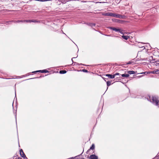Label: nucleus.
I'll use <instances>...</instances> for the list:
<instances>
[{
	"instance_id": "obj_4",
	"label": "nucleus",
	"mask_w": 159,
	"mask_h": 159,
	"mask_svg": "<svg viewBox=\"0 0 159 159\" xmlns=\"http://www.w3.org/2000/svg\"><path fill=\"white\" fill-rule=\"evenodd\" d=\"M20 156L23 158H27V157H26L25 154L23 152V150L22 149H20Z\"/></svg>"
},
{
	"instance_id": "obj_43",
	"label": "nucleus",
	"mask_w": 159,
	"mask_h": 159,
	"mask_svg": "<svg viewBox=\"0 0 159 159\" xmlns=\"http://www.w3.org/2000/svg\"><path fill=\"white\" fill-rule=\"evenodd\" d=\"M62 33H63V34H65L66 35V36H67L66 35V34L65 33H64V32L63 31H62Z\"/></svg>"
},
{
	"instance_id": "obj_56",
	"label": "nucleus",
	"mask_w": 159,
	"mask_h": 159,
	"mask_svg": "<svg viewBox=\"0 0 159 159\" xmlns=\"http://www.w3.org/2000/svg\"><path fill=\"white\" fill-rule=\"evenodd\" d=\"M82 159H85L84 158H83Z\"/></svg>"
},
{
	"instance_id": "obj_36",
	"label": "nucleus",
	"mask_w": 159,
	"mask_h": 159,
	"mask_svg": "<svg viewBox=\"0 0 159 159\" xmlns=\"http://www.w3.org/2000/svg\"><path fill=\"white\" fill-rule=\"evenodd\" d=\"M120 21V20H118V19H116L115 20V21L116 22H119V21Z\"/></svg>"
},
{
	"instance_id": "obj_8",
	"label": "nucleus",
	"mask_w": 159,
	"mask_h": 159,
	"mask_svg": "<svg viewBox=\"0 0 159 159\" xmlns=\"http://www.w3.org/2000/svg\"><path fill=\"white\" fill-rule=\"evenodd\" d=\"M26 22H32L36 23V22H39V21L35 20H26Z\"/></svg>"
},
{
	"instance_id": "obj_3",
	"label": "nucleus",
	"mask_w": 159,
	"mask_h": 159,
	"mask_svg": "<svg viewBox=\"0 0 159 159\" xmlns=\"http://www.w3.org/2000/svg\"><path fill=\"white\" fill-rule=\"evenodd\" d=\"M118 14L111 12H107L104 13L103 15L105 16H111L117 18Z\"/></svg>"
},
{
	"instance_id": "obj_26",
	"label": "nucleus",
	"mask_w": 159,
	"mask_h": 159,
	"mask_svg": "<svg viewBox=\"0 0 159 159\" xmlns=\"http://www.w3.org/2000/svg\"><path fill=\"white\" fill-rule=\"evenodd\" d=\"M134 63V62L133 61H129L128 62V63L127 64H132V63Z\"/></svg>"
},
{
	"instance_id": "obj_38",
	"label": "nucleus",
	"mask_w": 159,
	"mask_h": 159,
	"mask_svg": "<svg viewBox=\"0 0 159 159\" xmlns=\"http://www.w3.org/2000/svg\"><path fill=\"white\" fill-rule=\"evenodd\" d=\"M139 48H143V49H145V47L144 46L139 47Z\"/></svg>"
},
{
	"instance_id": "obj_55",
	"label": "nucleus",
	"mask_w": 159,
	"mask_h": 159,
	"mask_svg": "<svg viewBox=\"0 0 159 159\" xmlns=\"http://www.w3.org/2000/svg\"><path fill=\"white\" fill-rule=\"evenodd\" d=\"M158 106V107H159V105H158V106Z\"/></svg>"
},
{
	"instance_id": "obj_47",
	"label": "nucleus",
	"mask_w": 159,
	"mask_h": 159,
	"mask_svg": "<svg viewBox=\"0 0 159 159\" xmlns=\"http://www.w3.org/2000/svg\"><path fill=\"white\" fill-rule=\"evenodd\" d=\"M137 60H140V59H139V58H138L137 59H136Z\"/></svg>"
},
{
	"instance_id": "obj_32",
	"label": "nucleus",
	"mask_w": 159,
	"mask_h": 159,
	"mask_svg": "<svg viewBox=\"0 0 159 159\" xmlns=\"http://www.w3.org/2000/svg\"><path fill=\"white\" fill-rule=\"evenodd\" d=\"M16 21L17 20H11V21H12L11 22H14V23H17Z\"/></svg>"
},
{
	"instance_id": "obj_57",
	"label": "nucleus",
	"mask_w": 159,
	"mask_h": 159,
	"mask_svg": "<svg viewBox=\"0 0 159 159\" xmlns=\"http://www.w3.org/2000/svg\"><path fill=\"white\" fill-rule=\"evenodd\" d=\"M106 1V2L107 1V0H105Z\"/></svg>"
},
{
	"instance_id": "obj_48",
	"label": "nucleus",
	"mask_w": 159,
	"mask_h": 159,
	"mask_svg": "<svg viewBox=\"0 0 159 159\" xmlns=\"http://www.w3.org/2000/svg\"><path fill=\"white\" fill-rule=\"evenodd\" d=\"M99 32L100 33H101V34H102V32H101V31H99Z\"/></svg>"
},
{
	"instance_id": "obj_53",
	"label": "nucleus",
	"mask_w": 159,
	"mask_h": 159,
	"mask_svg": "<svg viewBox=\"0 0 159 159\" xmlns=\"http://www.w3.org/2000/svg\"><path fill=\"white\" fill-rule=\"evenodd\" d=\"M148 44L149 45V46L150 47V44L149 43H148Z\"/></svg>"
},
{
	"instance_id": "obj_52",
	"label": "nucleus",
	"mask_w": 159,
	"mask_h": 159,
	"mask_svg": "<svg viewBox=\"0 0 159 159\" xmlns=\"http://www.w3.org/2000/svg\"><path fill=\"white\" fill-rule=\"evenodd\" d=\"M141 43L143 44H146V43Z\"/></svg>"
},
{
	"instance_id": "obj_22",
	"label": "nucleus",
	"mask_w": 159,
	"mask_h": 159,
	"mask_svg": "<svg viewBox=\"0 0 159 159\" xmlns=\"http://www.w3.org/2000/svg\"><path fill=\"white\" fill-rule=\"evenodd\" d=\"M26 20H17L16 21L17 23H20V22H26Z\"/></svg>"
},
{
	"instance_id": "obj_5",
	"label": "nucleus",
	"mask_w": 159,
	"mask_h": 159,
	"mask_svg": "<svg viewBox=\"0 0 159 159\" xmlns=\"http://www.w3.org/2000/svg\"><path fill=\"white\" fill-rule=\"evenodd\" d=\"M89 159H98V157L95 154L91 155L89 157Z\"/></svg>"
},
{
	"instance_id": "obj_14",
	"label": "nucleus",
	"mask_w": 159,
	"mask_h": 159,
	"mask_svg": "<svg viewBox=\"0 0 159 159\" xmlns=\"http://www.w3.org/2000/svg\"><path fill=\"white\" fill-rule=\"evenodd\" d=\"M152 73L153 74H159V69L155 70Z\"/></svg>"
},
{
	"instance_id": "obj_23",
	"label": "nucleus",
	"mask_w": 159,
	"mask_h": 159,
	"mask_svg": "<svg viewBox=\"0 0 159 159\" xmlns=\"http://www.w3.org/2000/svg\"><path fill=\"white\" fill-rule=\"evenodd\" d=\"M31 72H30V73H29L25 75H23L22 76V77H26V76H29V75H31Z\"/></svg>"
},
{
	"instance_id": "obj_51",
	"label": "nucleus",
	"mask_w": 159,
	"mask_h": 159,
	"mask_svg": "<svg viewBox=\"0 0 159 159\" xmlns=\"http://www.w3.org/2000/svg\"><path fill=\"white\" fill-rule=\"evenodd\" d=\"M16 122L17 123L16 119Z\"/></svg>"
},
{
	"instance_id": "obj_13",
	"label": "nucleus",
	"mask_w": 159,
	"mask_h": 159,
	"mask_svg": "<svg viewBox=\"0 0 159 159\" xmlns=\"http://www.w3.org/2000/svg\"><path fill=\"white\" fill-rule=\"evenodd\" d=\"M122 37L125 40H127L128 39V38H129V36H127V35H123L122 36Z\"/></svg>"
},
{
	"instance_id": "obj_34",
	"label": "nucleus",
	"mask_w": 159,
	"mask_h": 159,
	"mask_svg": "<svg viewBox=\"0 0 159 159\" xmlns=\"http://www.w3.org/2000/svg\"><path fill=\"white\" fill-rule=\"evenodd\" d=\"M124 21L122 20H120V21H119V23H122L124 22Z\"/></svg>"
},
{
	"instance_id": "obj_49",
	"label": "nucleus",
	"mask_w": 159,
	"mask_h": 159,
	"mask_svg": "<svg viewBox=\"0 0 159 159\" xmlns=\"http://www.w3.org/2000/svg\"><path fill=\"white\" fill-rule=\"evenodd\" d=\"M102 78L106 81V80H105V78H103V77H102Z\"/></svg>"
},
{
	"instance_id": "obj_60",
	"label": "nucleus",
	"mask_w": 159,
	"mask_h": 159,
	"mask_svg": "<svg viewBox=\"0 0 159 159\" xmlns=\"http://www.w3.org/2000/svg\"><path fill=\"white\" fill-rule=\"evenodd\" d=\"M83 159L82 158V159Z\"/></svg>"
},
{
	"instance_id": "obj_1",
	"label": "nucleus",
	"mask_w": 159,
	"mask_h": 159,
	"mask_svg": "<svg viewBox=\"0 0 159 159\" xmlns=\"http://www.w3.org/2000/svg\"><path fill=\"white\" fill-rule=\"evenodd\" d=\"M147 100L152 102L156 106H158L159 104V100L158 99V97L157 96H152L151 98L150 96H148L147 98Z\"/></svg>"
},
{
	"instance_id": "obj_45",
	"label": "nucleus",
	"mask_w": 159,
	"mask_h": 159,
	"mask_svg": "<svg viewBox=\"0 0 159 159\" xmlns=\"http://www.w3.org/2000/svg\"><path fill=\"white\" fill-rule=\"evenodd\" d=\"M106 36H110V35H105Z\"/></svg>"
},
{
	"instance_id": "obj_46",
	"label": "nucleus",
	"mask_w": 159,
	"mask_h": 159,
	"mask_svg": "<svg viewBox=\"0 0 159 159\" xmlns=\"http://www.w3.org/2000/svg\"><path fill=\"white\" fill-rule=\"evenodd\" d=\"M113 36H114V37H118V36H115V35Z\"/></svg>"
},
{
	"instance_id": "obj_35",
	"label": "nucleus",
	"mask_w": 159,
	"mask_h": 159,
	"mask_svg": "<svg viewBox=\"0 0 159 159\" xmlns=\"http://www.w3.org/2000/svg\"><path fill=\"white\" fill-rule=\"evenodd\" d=\"M147 59H147H145V58H143V59H140V60H142V61H146V60Z\"/></svg>"
},
{
	"instance_id": "obj_11",
	"label": "nucleus",
	"mask_w": 159,
	"mask_h": 159,
	"mask_svg": "<svg viewBox=\"0 0 159 159\" xmlns=\"http://www.w3.org/2000/svg\"><path fill=\"white\" fill-rule=\"evenodd\" d=\"M126 16L124 15H121L120 14H118L117 18H119L124 19L125 18Z\"/></svg>"
},
{
	"instance_id": "obj_44",
	"label": "nucleus",
	"mask_w": 159,
	"mask_h": 159,
	"mask_svg": "<svg viewBox=\"0 0 159 159\" xmlns=\"http://www.w3.org/2000/svg\"><path fill=\"white\" fill-rule=\"evenodd\" d=\"M16 156H13V159H14V158H15Z\"/></svg>"
},
{
	"instance_id": "obj_7",
	"label": "nucleus",
	"mask_w": 159,
	"mask_h": 159,
	"mask_svg": "<svg viewBox=\"0 0 159 159\" xmlns=\"http://www.w3.org/2000/svg\"><path fill=\"white\" fill-rule=\"evenodd\" d=\"M105 76L108 77V78L110 79H113L114 78V75H112L110 74H106Z\"/></svg>"
},
{
	"instance_id": "obj_24",
	"label": "nucleus",
	"mask_w": 159,
	"mask_h": 159,
	"mask_svg": "<svg viewBox=\"0 0 159 159\" xmlns=\"http://www.w3.org/2000/svg\"><path fill=\"white\" fill-rule=\"evenodd\" d=\"M158 154H157L154 158H152V159H159V154L158 155Z\"/></svg>"
},
{
	"instance_id": "obj_50",
	"label": "nucleus",
	"mask_w": 159,
	"mask_h": 159,
	"mask_svg": "<svg viewBox=\"0 0 159 159\" xmlns=\"http://www.w3.org/2000/svg\"><path fill=\"white\" fill-rule=\"evenodd\" d=\"M136 98H141L139 97H137Z\"/></svg>"
},
{
	"instance_id": "obj_21",
	"label": "nucleus",
	"mask_w": 159,
	"mask_h": 159,
	"mask_svg": "<svg viewBox=\"0 0 159 159\" xmlns=\"http://www.w3.org/2000/svg\"><path fill=\"white\" fill-rule=\"evenodd\" d=\"M153 59V56H151L150 57H149V60H148V61L149 62H152V59Z\"/></svg>"
},
{
	"instance_id": "obj_40",
	"label": "nucleus",
	"mask_w": 159,
	"mask_h": 159,
	"mask_svg": "<svg viewBox=\"0 0 159 159\" xmlns=\"http://www.w3.org/2000/svg\"><path fill=\"white\" fill-rule=\"evenodd\" d=\"M155 59H153H153H152L151 61H155Z\"/></svg>"
},
{
	"instance_id": "obj_54",
	"label": "nucleus",
	"mask_w": 159,
	"mask_h": 159,
	"mask_svg": "<svg viewBox=\"0 0 159 159\" xmlns=\"http://www.w3.org/2000/svg\"><path fill=\"white\" fill-rule=\"evenodd\" d=\"M143 73H140L139 74H143Z\"/></svg>"
},
{
	"instance_id": "obj_15",
	"label": "nucleus",
	"mask_w": 159,
	"mask_h": 159,
	"mask_svg": "<svg viewBox=\"0 0 159 159\" xmlns=\"http://www.w3.org/2000/svg\"><path fill=\"white\" fill-rule=\"evenodd\" d=\"M77 71H78V72H79V71H82L83 72H85V73L89 72V71H88V70H86L85 69H82V70H77Z\"/></svg>"
},
{
	"instance_id": "obj_19",
	"label": "nucleus",
	"mask_w": 159,
	"mask_h": 159,
	"mask_svg": "<svg viewBox=\"0 0 159 159\" xmlns=\"http://www.w3.org/2000/svg\"><path fill=\"white\" fill-rule=\"evenodd\" d=\"M41 77V76H40L39 77H34V78H31L28 79H27L25 80H24L23 81H25V80H31V79H35L39 78H40Z\"/></svg>"
},
{
	"instance_id": "obj_59",
	"label": "nucleus",
	"mask_w": 159,
	"mask_h": 159,
	"mask_svg": "<svg viewBox=\"0 0 159 159\" xmlns=\"http://www.w3.org/2000/svg\"><path fill=\"white\" fill-rule=\"evenodd\" d=\"M122 0H121V1Z\"/></svg>"
},
{
	"instance_id": "obj_16",
	"label": "nucleus",
	"mask_w": 159,
	"mask_h": 159,
	"mask_svg": "<svg viewBox=\"0 0 159 159\" xmlns=\"http://www.w3.org/2000/svg\"><path fill=\"white\" fill-rule=\"evenodd\" d=\"M95 147V146L94 144L93 143L92 144V145L90 147V148H89V150H93L94 149Z\"/></svg>"
},
{
	"instance_id": "obj_31",
	"label": "nucleus",
	"mask_w": 159,
	"mask_h": 159,
	"mask_svg": "<svg viewBox=\"0 0 159 159\" xmlns=\"http://www.w3.org/2000/svg\"><path fill=\"white\" fill-rule=\"evenodd\" d=\"M157 61H155V62L156 63V66H159V63L157 62Z\"/></svg>"
},
{
	"instance_id": "obj_17",
	"label": "nucleus",
	"mask_w": 159,
	"mask_h": 159,
	"mask_svg": "<svg viewBox=\"0 0 159 159\" xmlns=\"http://www.w3.org/2000/svg\"><path fill=\"white\" fill-rule=\"evenodd\" d=\"M67 71L65 70H61L59 71V73L60 74H64L66 73Z\"/></svg>"
},
{
	"instance_id": "obj_20",
	"label": "nucleus",
	"mask_w": 159,
	"mask_h": 159,
	"mask_svg": "<svg viewBox=\"0 0 159 159\" xmlns=\"http://www.w3.org/2000/svg\"><path fill=\"white\" fill-rule=\"evenodd\" d=\"M107 87L110 86L111 85V82L108 81L107 82ZM108 87H107V89H108Z\"/></svg>"
},
{
	"instance_id": "obj_42",
	"label": "nucleus",
	"mask_w": 159,
	"mask_h": 159,
	"mask_svg": "<svg viewBox=\"0 0 159 159\" xmlns=\"http://www.w3.org/2000/svg\"><path fill=\"white\" fill-rule=\"evenodd\" d=\"M31 73H35V71H33L31 72Z\"/></svg>"
},
{
	"instance_id": "obj_9",
	"label": "nucleus",
	"mask_w": 159,
	"mask_h": 159,
	"mask_svg": "<svg viewBox=\"0 0 159 159\" xmlns=\"http://www.w3.org/2000/svg\"><path fill=\"white\" fill-rule=\"evenodd\" d=\"M40 72L42 73H48L49 72V71L46 69H44L43 70H40Z\"/></svg>"
},
{
	"instance_id": "obj_39",
	"label": "nucleus",
	"mask_w": 159,
	"mask_h": 159,
	"mask_svg": "<svg viewBox=\"0 0 159 159\" xmlns=\"http://www.w3.org/2000/svg\"><path fill=\"white\" fill-rule=\"evenodd\" d=\"M90 150H89V149L88 150L87 152V153H88V152H89Z\"/></svg>"
},
{
	"instance_id": "obj_37",
	"label": "nucleus",
	"mask_w": 159,
	"mask_h": 159,
	"mask_svg": "<svg viewBox=\"0 0 159 159\" xmlns=\"http://www.w3.org/2000/svg\"><path fill=\"white\" fill-rule=\"evenodd\" d=\"M35 72L36 73L38 72H40V70H38L35 71Z\"/></svg>"
},
{
	"instance_id": "obj_6",
	"label": "nucleus",
	"mask_w": 159,
	"mask_h": 159,
	"mask_svg": "<svg viewBox=\"0 0 159 159\" xmlns=\"http://www.w3.org/2000/svg\"><path fill=\"white\" fill-rule=\"evenodd\" d=\"M75 58V57H73V58H72V59H71V61H72V62L73 63H74L75 64H76V65L79 66H81V65H82V66H87V65H84V64H82V63H77V62H74V61H73V59H74V58Z\"/></svg>"
},
{
	"instance_id": "obj_41",
	"label": "nucleus",
	"mask_w": 159,
	"mask_h": 159,
	"mask_svg": "<svg viewBox=\"0 0 159 159\" xmlns=\"http://www.w3.org/2000/svg\"><path fill=\"white\" fill-rule=\"evenodd\" d=\"M16 98V100L17 99V98H16V91H15V97Z\"/></svg>"
},
{
	"instance_id": "obj_10",
	"label": "nucleus",
	"mask_w": 159,
	"mask_h": 159,
	"mask_svg": "<svg viewBox=\"0 0 159 159\" xmlns=\"http://www.w3.org/2000/svg\"><path fill=\"white\" fill-rule=\"evenodd\" d=\"M128 74L129 75L134 74L135 73V71L133 70H129L127 71Z\"/></svg>"
},
{
	"instance_id": "obj_25",
	"label": "nucleus",
	"mask_w": 159,
	"mask_h": 159,
	"mask_svg": "<svg viewBox=\"0 0 159 159\" xmlns=\"http://www.w3.org/2000/svg\"><path fill=\"white\" fill-rule=\"evenodd\" d=\"M96 25V24L94 23H91V27L93 28V27H95Z\"/></svg>"
},
{
	"instance_id": "obj_12",
	"label": "nucleus",
	"mask_w": 159,
	"mask_h": 159,
	"mask_svg": "<svg viewBox=\"0 0 159 159\" xmlns=\"http://www.w3.org/2000/svg\"><path fill=\"white\" fill-rule=\"evenodd\" d=\"M121 76L122 77H125L127 78L129 76V74H126L125 73V74H121Z\"/></svg>"
},
{
	"instance_id": "obj_30",
	"label": "nucleus",
	"mask_w": 159,
	"mask_h": 159,
	"mask_svg": "<svg viewBox=\"0 0 159 159\" xmlns=\"http://www.w3.org/2000/svg\"><path fill=\"white\" fill-rule=\"evenodd\" d=\"M86 24H87V25H88L91 26V23H86Z\"/></svg>"
},
{
	"instance_id": "obj_58",
	"label": "nucleus",
	"mask_w": 159,
	"mask_h": 159,
	"mask_svg": "<svg viewBox=\"0 0 159 159\" xmlns=\"http://www.w3.org/2000/svg\"><path fill=\"white\" fill-rule=\"evenodd\" d=\"M26 159H28L27 158H26Z\"/></svg>"
},
{
	"instance_id": "obj_29",
	"label": "nucleus",
	"mask_w": 159,
	"mask_h": 159,
	"mask_svg": "<svg viewBox=\"0 0 159 159\" xmlns=\"http://www.w3.org/2000/svg\"><path fill=\"white\" fill-rule=\"evenodd\" d=\"M120 74L119 73H116L115 74H114V77H115V76L116 75H119Z\"/></svg>"
},
{
	"instance_id": "obj_33",
	"label": "nucleus",
	"mask_w": 159,
	"mask_h": 159,
	"mask_svg": "<svg viewBox=\"0 0 159 159\" xmlns=\"http://www.w3.org/2000/svg\"><path fill=\"white\" fill-rule=\"evenodd\" d=\"M15 159H22V158L19 157H16Z\"/></svg>"
},
{
	"instance_id": "obj_18",
	"label": "nucleus",
	"mask_w": 159,
	"mask_h": 159,
	"mask_svg": "<svg viewBox=\"0 0 159 159\" xmlns=\"http://www.w3.org/2000/svg\"><path fill=\"white\" fill-rule=\"evenodd\" d=\"M11 20H9L8 21H7L5 22V24H6V25H8L10 24H11V23H12L11 22Z\"/></svg>"
},
{
	"instance_id": "obj_28",
	"label": "nucleus",
	"mask_w": 159,
	"mask_h": 159,
	"mask_svg": "<svg viewBox=\"0 0 159 159\" xmlns=\"http://www.w3.org/2000/svg\"><path fill=\"white\" fill-rule=\"evenodd\" d=\"M107 3L106 2H96V3Z\"/></svg>"
},
{
	"instance_id": "obj_27",
	"label": "nucleus",
	"mask_w": 159,
	"mask_h": 159,
	"mask_svg": "<svg viewBox=\"0 0 159 159\" xmlns=\"http://www.w3.org/2000/svg\"><path fill=\"white\" fill-rule=\"evenodd\" d=\"M49 1H51V0H38V1L41 2H45Z\"/></svg>"
},
{
	"instance_id": "obj_2",
	"label": "nucleus",
	"mask_w": 159,
	"mask_h": 159,
	"mask_svg": "<svg viewBox=\"0 0 159 159\" xmlns=\"http://www.w3.org/2000/svg\"><path fill=\"white\" fill-rule=\"evenodd\" d=\"M107 28L114 30L116 32H118L121 34H123V33L122 32V30H121L120 29H117L115 27L110 26L107 27Z\"/></svg>"
}]
</instances>
